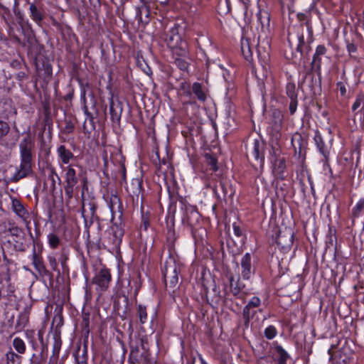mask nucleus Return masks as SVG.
I'll list each match as a JSON object with an SVG mask.
<instances>
[{
	"mask_svg": "<svg viewBox=\"0 0 364 364\" xmlns=\"http://www.w3.org/2000/svg\"><path fill=\"white\" fill-rule=\"evenodd\" d=\"M35 146V140L28 132L26 136L19 143L21 164L13 176L14 181L27 176L31 172L32 150Z\"/></svg>",
	"mask_w": 364,
	"mask_h": 364,
	"instance_id": "nucleus-1",
	"label": "nucleus"
},
{
	"mask_svg": "<svg viewBox=\"0 0 364 364\" xmlns=\"http://www.w3.org/2000/svg\"><path fill=\"white\" fill-rule=\"evenodd\" d=\"M112 281V275L109 269L103 267L96 272L92 279V282L95 285V289L100 294L105 291L109 286Z\"/></svg>",
	"mask_w": 364,
	"mask_h": 364,
	"instance_id": "nucleus-2",
	"label": "nucleus"
},
{
	"mask_svg": "<svg viewBox=\"0 0 364 364\" xmlns=\"http://www.w3.org/2000/svg\"><path fill=\"white\" fill-rule=\"evenodd\" d=\"M87 189L86 180H84V185L82 189V216L84 218L85 223H92L96 216V203L93 199L87 201L84 198V193Z\"/></svg>",
	"mask_w": 364,
	"mask_h": 364,
	"instance_id": "nucleus-3",
	"label": "nucleus"
},
{
	"mask_svg": "<svg viewBox=\"0 0 364 364\" xmlns=\"http://www.w3.org/2000/svg\"><path fill=\"white\" fill-rule=\"evenodd\" d=\"M65 194L68 199H71L73 197L75 189V187L78 183V178L77 176L76 171L72 166H68L65 168Z\"/></svg>",
	"mask_w": 364,
	"mask_h": 364,
	"instance_id": "nucleus-4",
	"label": "nucleus"
},
{
	"mask_svg": "<svg viewBox=\"0 0 364 364\" xmlns=\"http://www.w3.org/2000/svg\"><path fill=\"white\" fill-rule=\"evenodd\" d=\"M163 274L166 287L174 288L177 285L178 282V270L173 262H166Z\"/></svg>",
	"mask_w": 364,
	"mask_h": 364,
	"instance_id": "nucleus-5",
	"label": "nucleus"
},
{
	"mask_svg": "<svg viewBox=\"0 0 364 364\" xmlns=\"http://www.w3.org/2000/svg\"><path fill=\"white\" fill-rule=\"evenodd\" d=\"M293 232L291 230L285 229L283 231H279L276 242L282 248L289 247L293 243Z\"/></svg>",
	"mask_w": 364,
	"mask_h": 364,
	"instance_id": "nucleus-6",
	"label": "nucleus"
},
{
	"mask_svg": "<svg viewBox=\"0 0 364 364\" xmlns=\"http://www.w3.org/2000/svg\"><path fill=\"white\" fill-rule=\"evenodd\" d=\"M229 280L230 292L237 298L244 299L247 294V293L244 291L245 285L240 281V279L235 280L232 275L230 276Z\"/></svg>",
	"mask_w": 364,
	"mask_h": 364,
	"instance_id": "nucleus-7",
	"label": "nucleus"
},
{
	"mask_svg": "<svg viewBox=\"0 0 364 364\" xmlns=\"http://www.w3.org/2000/svg\"><path fill=\"white\" fill-rule=\"evenodd\" d=\"M258 58L261 67L262 76L267 78L270 75L269 54L266 52H262L260 48L257 49Z\"/></svg>",
	"mask_w": 364,
	"mask_h": 364,
	"instance_id": "nucleus-8",
	"label": "nucleus"
},
{
	"mask_svg": "<svg viewBox=\"0 0 364 364\" xmlns=\"http://www.w3.org/2000/svg\"><path fill=\"white\" fill-rule=\"evenodd\" d=\"M241 274L243 279H249L254 273L251 263V255L247 252L241 259Z\"/></svg>",
	"mask_w": 364,
	"mask_h": 364,
	"instance_id": "nucleus-9",
	"label": "nucleus"
},
{
	"mask_svg": "<svg viewBox=\"0 0 364 364\" xmlns=\"http://www.w3.org/2000/svg\"><path fill=\"white\" fill-rule=\"evenodd\" d=\"M164 40L170 48L176 47V45L182 41L178 34V27L174 26L171 28Z\"/></svg>",
	"mask_w": 364,
	"mask_h": 364,
	"instance_id": "nucleus-10",
	"label": "nucleus"
},
{
	"mask_svg": "<svg viewBox=\"0 0 364 364\" xmlns=\"http://www.w3.org/2000/svg\"><path fill=\"white\" fill-rule=\"evenodd\" d=\"M12 208L16 214L20 217L26 224L30 223L28 220L29 213L18 200H12Z\"/></svg>",
	"mask_w": 364,
	"mask_h": 364,
	"instance_id": "nucleus-11",
	"label": "nucleus"
},
{
	"mask_svg": "<svg viewBox=\"0 0 364 364\" xmlns=\"http://www.w3.org/2000/svg\"><path fill=\"white\" fill-rule=\"evenodd\" d=\"M291 143L295 154H298L300 156L306 146V142L302 136L298 133L294 134L291 137Z\"/></svg>",
	"mask_w": 364,
	"mask_h": 364,
	"instance_id": "nucleus-12",
	"label": "nucleus"
},
{
	"mask_svg": "<svg viewBox=\"0 0 364 364\" xmlns=\"http://www.w3.org/2000/svg\"><path fill=\"white\" fill-rule=\"evenodd\" d=\"M173 55L175 57L188 58V43L186 41H181L176 45V47H171Z\"/></svg>",
	"mask_w": 364,
	"mask_h": 364,
	"instance_id": "nucleus-13",
	"label": "nucleus"
},
{
	"mask_svg": "<svg viewBox=\"0 0 364 364\" xmlns=\"http://www.w3.org/2000/svg\"><path fill=\"white\" fill-rule=\"evenodd\" d=\"M111 232L113 236L112 243L114 246H119L124 235V229L122 225L114 224L111 227Z\"/></svg>",
	"mask_w": 364,
	"mask_h": 364,
	"instance_id": "nucleus-14",
	"label": "nucleus"
},
{
	"mask_svg": "<svg viewBox=\"0 0 364 364\" xmlns=\"http://www.w3.org/2000/svg\"><path fill=\"white\" fill-rule=\"evenodd\" d=\"M314 141L316 142L317 148L318 149L321 154L323 155L325 161H327L328 160L329 153L325 145L324 141L323 140L321 134L318 132H316L315 134Z\"/></svg>",
	"mask_w": 364,
	"mask_h": 364,
	"instance_id": "nucleus-15",
	"label": "nucleus"
},
{
	"mask_svg": "<svg viewBox=\"0 0 364 364\" xmlns=\"http://www.w3.org/2000/svg\"><path fill=\"white\" fill-rule=\"evenodd\" d=\"M286 168V164L284 159H277L273 166V173L276 177L283 179L284 173Z\"/></svg>",
	"mask_w": 364,
	"mask_h": 364,
	"instance_id": "nucleus-16",
	"label": "nucleus"
},
{
	"mask_svg": "<svg viewBox=\"0 0 364 364\" xmlns=\"http://www.w3.org/2000/svg\"><path fill=\"white\" fill-rule=\"evenodd\" d=\"M240 47L244 58L247 60H251L252 59V50L250 40L247 38H242L240 41Z\"/></svg>",
	"mask_w": 364,
	"mask_h": 364,
	"instance_id": "nucleus-17",
	"label": "nucleus"
},
{
	"mask_svg": "<svg viewBox=\"0 0 364 364\" xmlns=\"http://www.w3.org/2000/svg\"><path fill=\"white\" fill-rule=\"evenodd\" d=\"M327 49L323 45H319L316 48V52L313 56L312 64L320 69L321 64V56L326 53Z\"/></svg>",
	"mask_w": 364,
	"mask_h": 364,
	"instance_id": "nucleus-18",
	"label": "nucleus"
},
{
	"mask_svg": "<svg viewBox=\"0 0 364 364\" xmlns=\"http://www.w3.org/2000/svg\"><path fill=\"white\" fill-rule=\"evenodd\" d=\"M6 364H21L22 361L21 355L17 353L12 349L9 350L4 355Z\"/></svg>",
	"mask_w": 364,
	"mask_h": 364,
	"instance_id": "nucleus-19",
	"label": "nucleus"
},
{
	"mask_svg": "<svg viewBox=\"0 0 364 364\" xmlns=\"http://www.w3.org/2000/svg\"><path fill=\"white\" fill-rule=\"evenodd\" d=\"M352 111L357 114L358 112H361L364 116V93L359 92L355 98V102L352 105Z\"/></svg>",
	"mask_w": 364,
	"mask_h": 364,
	"instance_id": "nucleus-20",
	"label": "nucleus"
},
{
	"mask_svg": "<svg viewBox=\"0 0 364 364\" xmlns=\"http://www.w3.org/2000/svg\"><path fill=\"white\" fill-rule=\"evenodd\" d=\"M57 152L62 162L65 164H68L70 160L74 157L73 154L67 149L64 145L60 146L58 148Z\"/></svg>",
	"mask_w": 364,
	"mask_h": 364,
	"instance_id": "nucleus-21",
	"label": "nucleus"
},
{
	"mask_svg": "<svg viewBox=\"0 0 364 364\" xmlns=\"http://www.w3.org/2000/svg\"><path fill=\"white\" fill-rule=\"evenodd\" d=\"M12 346L14 350L20 354L23 355L26 351V345L24 341L20 337H16L12 341Z\"/></svg>",
	"mask_w": 364,
	"mask_h": 364,
	"instance_id": "nucleus-22",
	"label": "nucleus"
},
{
	"mask_svg": "<svg viewBox=\"0 0 364 364\" xmlns=\"http://www.w3.org/2000/svg\"><path fill=\"white\" fill-rule=\"evenodd\" d=\"M274 348L278 355V363L286 364L287 360L289 358V355L287 353V352L280 345H278L277 343L274 344Z\"/></svg>",
	"mask_w": 364,
	"mask_h": 364,
	"instance_id": "nucleus-23",
	"label": "nucleus"
},
{
	"mask_svg": "<svg viewBox=\"0 0 364 364\" xmlns=\"http://www.w3.org/2000/svg\"><path fill=\"white\" fill-rule=\"evenodd\" d=\"M32 264L36 269L40 273L44 272L46 269L42 257L36 253L35 249L33 250L32 255Z\"/></svg>",
	"mask_w": 364,
	"mask_h": 364,
	"instance_id": "nucleus-24",
	"label": "nucleus"
},
{
	"mask_svg": "<svg viewBox=\"0 0 364 364\" xmlns=\"http://www.w3.org/2000/svg\"><path fill=\"white\" fill-rule=\"evenodd\" d=\"M28 316L26 314H21L18 316L14 328L16 332H21L28 324Z\"/></svg>",
	"mask_w": 364,
	"mask_h": 364,
	"instance_id": "nucleus-25",
	"label": "nucleus"
},
{
	"mask_svg": "<svg viewBox=\"0 0 364 364\" xmlns=\"http://www.w3.org/2000/svg\"><path fill=\"white\" fill-rule=\"evenodd\" d=\"M29 11L31 13V17L35 22L40 23L43 20V15L42 12L36 7L34 4H30Z\"/></svg>",
	"mask_w": 364,
	"mask_h": 364,
	"instance_id": "nucleus-26",
	"label": "nucleus"
},
{
	"mask_svg": "<svg viewBox=\"0 0 364 364\" xmlns=\"http://www.w3.org/2000/svg\"><path fill=\"white\" fill-rule=\"evenodd\" d=\"M193 92L196 95L198 100L204 102L206 99V95L202 89L201 84L194 82L192 86Z\"/></svg>",
	"mask_w": 364,
	"mask_h": 364,
	"instance_id": "nucleus-27",
	"label": "nucleus"
},
{
	"mask_svg": "<svg viewBox=\"0 0 364 364\" xmlns=\"http://www.w3.org/2000/svg\"><path fill=\"white\" fill-rule=\"evenodd\" d=\"M25 336L32 348L36 350L38 348V343L36 339V332L34 330L28 329L25 331Z\"/></svg>",
	"mask_w": 364,
	"mask_h": 364,
	"instance_id": "nucleus-28",
	"label": "nucleus"
},
{
	"mask_svg": "<svg viewBox=\"0 0 364 364\" xmlns=\"http://www.w3.org/2000/svg\"><path fill=\"white\" fill-rule=\"evenodd\" d=\"M49 247L52 249H56L60 244V237L55 233H50L47 236Z\"/></svg>",
	"mask_w": 364,
	"mask_h": 364,
	"instance_id": "nucleus-29",
	"label": "nucleus"
},
{
	"mask_svg": "<svg viewBox=\"0 0 364 364\" xmlns=\"http://www.w3.org/2000/svg\"><path fill=\"white\" fill-rule=\"evenodd\" d=\"M257 19L260 22L262 27L268 26L269 24V14L265 11H260L257 15Z\"/></svg>",
	"mask_w": 364,
	"mask_h": 364,
	"instance_id": "nucleus-30",
	"label": "nucleus"
},
{
	"mask_svg": "<svg viewBox=\"0 0 364 364\" xmlns=\"http://www.w3.org/2000/svg\"><path fill=\"white\" fill-rule=\"evenodd\" d=\"M262 150L261 149V145L258 140H255L253 143V147L251 150V153L255 159H259L262 156Z\"/></svg>",
	"mask_w": 364,
	"mask_h": 364,
	"instance_id": "nucleus-31",
	"label": "nucleus"
},
{
	"mask_svg": "<svg viewBox=\"0 0 364 364\" xmlns=\"http://www.w3.org/2000/svg\"><path fill=\"white\" fill-rule=\"evenodd\" d=\"M174 63L181 70H186L188 67V58L175 57Z\"/></svg>",
	"mask_w": 364,
	"mask_h": 364,
	"instance_id": "nucleus-32",
	"label": "nucleus"
},
{
	"mask_svg": "<svg viewBox=\"0 0 364 364\" xmlns=\"http://www.w3.org/2000/svg\"><path fill=\"white\" fill-rule=\"evenodd\" d=\"M137 314L139 319V321L141 324L144 323L147 321V312L145 306L142 305H139L137 308Z\"/></svg>",
	"mask_w": 364,
	"mask_h": 364,
	"instance_id": "nucleus-33",
	"label": "nucleus"
},
{
	"mask_svg": "<svg viewBox=\"0 0 364 364\" xmlns=\"http://www.w3.org/2000/svg\"><path fill=\"white\" fill-rule=\"evenodd\" d=\"M45 333V329L41 328L38 330V338L40 341L41 346V351L42 353H44L48 350V342L44 340L43 335Z\"/></svg>",
	"mask_w": 364,
	"mask_h": 364,
	"instance_id": "nucleus-34",
	"label": "nucleus"
},
{
	"mask_svg": "<svg viewBox=\"0 0 364 364\" xmlns=\"http://www.w3.org/2000/svg\"><path fill=\"white\" fill-rule=\"evenodd\" d=\"M286 92L290 100H296L297 98L296 86L294 84L288 83L286 87Z\"/></svg>",
	"mask_w": 364,
	"mask_h": 364,
	"instance_id": "nucleus-35",
	"label": "nucleus"
},
{
	"mask_svg": "<svg viewBox=\"0 0 364 364\" xmlns=\"http://www.w3.org/2000/svg\"><path fill=\"white\" fill-rule=\"evenodd\" d=\"M364 208V198H361L358 200V202L353 207L352 213L353 217H358L360 212Z\"/></svg>",
	"mask_w": 364,
	"mask_h": 364,
	"instance_id": "nucleus-36",
	"label": "nucleus"
},
{
	"mask_svg": "<svg viewBox=\"0 0 364 364\" xmlns=\"http://www.w3.org/2000/svg\"><path fill=\"white\" fill-rule=\"evenodd\" d=\"M264 333V336L267 339H272L277 336V331L274 326L271 325L265 328Z\"/></svg>",
	"mask_w": 364,
	"mask_h": 364,
	"instance_id": "nucleus-37",
	"label": "nucleus"
},
{
	"mask_svg": "<svg viewBox=\"0 0 364 364\" xmlns=\"http://www.w3.org/2000/svg\"><path fill=\"white\" fill-rule=\"evenodd\" d=\"M205 157H206V159H207V163L210 166V168L213 171H217L218 170V166H217V160H216V159L215 157L209 155V154H206Z\"/></svg>",
	"mask_w": 364,
	"mask_h": 364,
	"instance_id": "nucleus-38",
	"label": "nucleus"
},
{
	"mask_svg": "<svg viewBox=\"0 0 364 364\" xmlns=\"http://www.w3.org/2000/svg\"><path fill=\"white\" fill-rule=\"evenodd\" d=\"M48 178L51 180L52 186L53 188H55V178H57L59 181H60V178L59 176L58 175V173H56L55 170L53 168H49Z\"/></svg>",
	"mask_w": 364,
	"mask_h": 364,
	"instance_id": "nucleus-39",
	"label": "nucleus"
},
{
	"mask_svg": "<svg viewBox=\"0 0 364 364\" xmlns=\"http://www.w3.org/2000/svg\"><path fill=\"white\" fill-rule=\"evenodd\" d=\"M9 129V126L6 122L0 120V138L7 134Z\"/></svg>",
	"mask_w": 364,
	"mask_h": 364,
	"instance_id": "nucleus-40",
	"label": "nucleus"
},
{
	"mask_svg": "<svg viewBox=\"0 0 364 364\" xmlns=\"http://www.w3.org/2000/svg\"><path fill=\"white\" fill-rule=\"evenodd\" d=\"M261 304L260 299L257 296L252 297L250 301L247 303V306L250 308L258 307Z\"/></svg>",
	"mask_w": 364,
	"mask_h": 364,
	"instance_id": "nucleus-41",
	"label": "nucleus"
},
{
	"mask_svg": "<svg viewBox=\"0 0 364 364\" xmlns=\"http://www.w3.org/2000/svg\"><path fill=\"white\" fill-rule=\"evenodd\" d=\"M250 309L251 308H250L247 305H246L243 309L242 316H243V318L245 319L246 322H248L251 317L250 311Z\"/></svg>",
	"mask_w": 364,
	"mask_h": 364,
	"instance_id": "nucleus-42",
	"label": "nucleus"
},
{
	"mask_svg": "<svg viewBox=\"0 0 364 364\" xmlns=\"http://www.w3.org/2000/svg\"><path fill=\"white\" fill-rule=\"evenodd\" d=\"M337 89L340 91V93L342 96H344L346 94V88L343 82H338L336 85Z\"/></svg>",
	"mask_w": 364,
	"mask_h": 364,
	"instance_id": "nucleus-43",
	"label": "nucleus"
},
{
	"mask_svg": "<svg viewBox=\"0 0 364 364\" xmlns=\"http://www.w3.org/2000/svg\"><path fill=\"white\" fill-rule=\"evenodd\" d=\"M297 107V100H291L290 104H289V111L291 114H294L296 110Z\"/></svg>",
	"mask_w": 364,
	"mask_h": 364,
	"instance_id": "nucleus-44",
	"label": "nucleus"
},
{
	"mask_svg": "<svg viewBox=\"0 0 364 364\" xmlns=\"http://www.w3.org/2000/svg\"><path fill=\"white\" fill-rule=\"evenodd\" d=\"M60 348V343L55 338L53 344V355H58Z\"/></svg>",
	"mask_w": 364,
	"mask_h": 364,
	"instance_id": "nucleus-45",
	"label": "nucleus"
},
{
	"mask_svg": "<svg viewBox=\"0 0 364 364\" xmlns=\"http://www.w3.org/2000/svg\"><path fill=\"white\" fill-rule=\"evenodd\" d=\"M84 113L86 115V120L89 119L90 122H93L94 117L92 114L88 111L87 107L86 105H84Z\"/></svg>",
	"mask_w": 364,
	"mask_h": 364,
	"instance_id": "nucleus-46",
	"label": "nucleus"
},
{
	"mask_svg": "<svg viewBox=\"0 0 364 364\" xmlns=\"http://www.w3.org/2000/svg\"><path fill=\"white\" fill-rule=\"evenodd\" d=\"M111 204H110V208H111V210L113 212L114 211V205L117 203H119V205H120V203H119V199L117 196H114L111 198Z\"/></svg>",
	"mask_w": 364,
	"mask_h": 364,
	"instance_id": "nucleus-47",
	"label": "nucleus"
},
{
	"mask_svg": "<svg viewBox=\"0 0 364 364\" xmlns=\"http://www.w3.org/2000/svg\"><path fill=\"white\" fill-rule=\"evenodd\" d=\"M48 260H49V263H50V266L52 267V268L53 269H55L56 267H57V262H56V259H55V257H49Z\"/></svg>",
	"mask_w": 364,
	"mask_h": 364,
	"instance_id": "nucleus-48",
	"label": "nucleus"
},
{
	"mask_svg": "<svg viewBox=\"0 0 364 364\" xmlns=\"http://www.w3.org/2000/svg\"><path fill=\"white\" fill-rule=\"evenodd\" d=\"M347 49L350 53H355L357 50V48H356L355 45H354L353 43L348 44L347 46Z\"/></svg>",
	"mask_w": 364,
	"mask_h": 364,
	"instance_id": "nucleus-49",
	"label": "nucleus"
},
{
	"mask_svg": "<svg viewBox=\"0 0 364 364\" xmlns=\"http://www.w3.org/2000/svg\"><path fill=\"white\" fill-rule=\"evenodd\" d=\"M298 48L304 44V38L303 35L298 36Z\"/></svg>",
	"mask_w": 364,
	"mask_h": 364,
	"instance_id": "nucleus-50",
	"label": "nucleus"
},
{
	"mask_svg": "<svg viewBox=\"0 0 364 364\" xmlns=\"http://www.w3.org/2000/svg\"><path fill=\"white\" fill-rule=\"evenodd\" d=\"M257 363L258 364H269L268 360H267V358H265V357H261L259 358L258 360H257Z\"/></svg>",
	"mask_w": 364,
	"mask_h": 364,
	"instance_id": "nucleus-51",
	"label": "nucleus"
},
{
	"mask_svg": "<svg viewBox=\"0 0 364 364\" xmlns=\"http://www.w3.org/2000/svg\"><path fill=\"white\" fill-rule=\"evenodd\" d=\"M190 214H191V216L194 218L195 219H198V217H199V213L197 210H191V212H190Z\"/></svg>",
	"mask_w": 364,
	"mask_h": 364,
	"instance_id": "nucleus-52",
	"label": "nucleus"
},
{
	"mask_svg": "<svg viewBox=\"0 0 364 364\" xmlns=\"http://www.w3.org/2000/svg\"><path fill=\"white\" fill-rule=\"evenodd\" d=\"M234 232L237 236H240L241 235V230L238 226L234 225L233 226Z\"/></svg>",
	"mask_w": 364,
	"mask_h": 364,
	"instance_id": "nucleus-53",
	"label": "nucleus"
},
{
	"mask_svg": "<svg viewBox=\"0 0 364 364\" xmlns=\"http://www.w3.org/2000/svg\"><path fill=\"white\" fill-rule=\"evenodd\" d=\"M186 222H187V223H188L189 225H191V226H192V225H193V221H192V220H191V216H188H188L186 217Z\"/></svg>",
	"mask_w": 364,
	"mask_h": 364,
	"instance_id": "nucleus-54",
	"label": "nucleus"
},
{
	"mask_svg": "<svg viewBox=\"0 0 364 364\" xmlns=\"http://www.w3.org/2000/svg\"><path fill=\"white\" fill-rule=\"evenodd\" d=\"M77 364H87V363L85 360H77Z\"/></svg>",
	"mask_w": 364,
	"mask_h": 364,
	"instance_id": "nucleus-55",
	"label": "nucleus"
},
{
	"mask_svg": "<svg viewBox=\"0 0 364 364\" xmlns=\"http://www.w3.org/2000/svg\"><path fill=\"white\" fill-rule=\"evenodd\" d=\"M2 252H3L4 259L5 260H6V259H7V257H6V256L5 253H4V250H2Z\"/></svg>",
	"mask_w": 364,
	"mask_h": 364,
	"instance_id": "nucleus-56",
	"label": "nucleus"
},
{
	"mask_svg": "<svg viewBox=\"0 0 364 364\" xmlns=\"http://www.w3.org/2000/svg\"><path fill=\"white\" fill-rule=\"evenodd\" d=\"M0 364H6V363H4V362H0Z\"/></svg>",
	"mask_w": 364,
	"mask_h": 364,
	"instance_id": "nucleus-57",
	"label": "nucleus"
}]
</instances>
